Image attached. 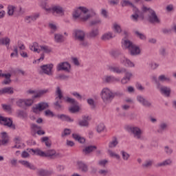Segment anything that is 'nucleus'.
Returning <instances> with one entry per match:
<instances>
[{
    "label": "nucleus",
    "instance_id": "1a4fd4ad",
    "mask_svg": "<svg viewBox=\"0 0 176 176\" xmlns=\"http://www.w3.org/2000/svg\"><path fill=\"white\" fill-rule=\"evenodd\" d=\"M40 68L42 69L43 73L45 75H48V76H53V64L41 65Z\"/></svg>",
    "mask_w": 176,
    "mask_h": 176
},
{
    "label": "nucleus",
    "instance_id": "4be33fe9",
    "mask_svg": "<svg viewBox=\"0 0 176 176\" xmlns=\"http://www.w3.org/2000/svg\"><path fill=\"white\" fill-rule=\"evenodd\" d=\"M173 164V160L168 158L162 162L157 164V167H167V166H171Z\"/></svg>",
    "mask_w": 176,
    "mask_h": 176
},
{
    "label": "nucleus",
    "instance_id": "ea45409f",
    "mask_svg": "<svg viewBox=\"0 0 176 176\" xmlns=\"http://www.w3.org/2000/svg\"><path fill=\"white\" fill-rule=\"evenodd\" d=\"M7 9H8L7 14H8V16H13V14H14V10H16V6L9 5Z\"/></svg>",
    "mask_w": 176,
    "mask_h": 176
},
{
    "label": "nucleus",
    "instance_id": "37998d69",
    "mask_svg": "<svg viewBox=\"0 0 176 176\" xmlns=\"http://www.w3.org/2000/svg\"><path fill=\"white\" fill-rule=\"evenodd\" d=\"M40 52H43L44 53H51L52 49L47 45H40Z\"/></svg>",
    "mask_w": 176,
    "mask_h": 176
},
{
    "label": "nucleus",
    "instance_id": "393cba45",
    "mask_svg": "<svg viewBox=\"0 0 176 176\" xmlns=\"http://www.w3.org/2000/svg\"><path fill=\"white\" fill-rule=\"evenodd\" d=\"M119 144V141L118 140V138L113 137L112 140L109 142V148L110 149H113V148H116L118 144Z\"/></svg>",
    "mask_w": 176,
    "mask_h": 176
},
{
    "label": "nucleus",
    "instance_id": "8fccbe9b",
    "mask_svg": "<svg viewBox=\"0 0 176 176\" xmlns=\"http://www.w3.org/2000/svg\"><path fill=\"white\" fill-rule=\"evenodd\" d=\"M122 160L124 162H127V160H129V159H130V154H129V153L124 151H120Z\"/></svg>",
    "mask_w": 176,
    "mask_h": 176
},
{
    "label": "nucleus",
    "instance_id": "4c0bfd02",
    "mask_svg": "<svg viewBox=\"0 0 176 176\" xmlns=\"http://www.w3.org/2000/svg\"><path fill=\"white\" fill-rule=\"evenodd\" d=\"M1 137H2V140H1L2 145H5L6 144H8L9 141V137L8 136V133L6 132L1 133Z\"/></svg>",
    "mask_w": 176,
    "mask_h": 176
},
{
    "label": "nucleus",
    "instance_id": "bb28decb",
    "mask_svg": "<svg viewBox=\"0 0 176 176\" xmlns=\"http://www.w3.org/2000/svg\"><path fill=\"white\" fill-rule=\"evenodd\" d=\"M114 36H113V34H112V32H109L102 34V36H101V39L102 41H109V39H112L113 38H114Z\"/></svg>",
    "mask_w": 176,
    "mask_h": 176
},
{
    "label": "nucleus",
    "instance_id": "6e6552de",
    "mask_svg": "<svg viewBox=\"0 0 176 176\" xmlns=\"http://www.w3.org/2000/svg\"><path fill=\"white\" fill-rule=\"evenodd\" d=\"M0 124H3V126L9 127V129H12V130H16V125L13 124V120L9 118L0 116Z\"/></svg>",
    "mask_w": 176,
    "mask_h": 176
},
{
    "label": "nucleus",
    "instance_id": "ddd939ff",
    "mask_svg": "<svg viewBox=\"0 0 176 176\" xmlns=\"http://www.w3.org/2000/svg\"><path fill=\"white\" fill-rule=\"evenodd\" d=\"M108 71L110 72H113L114 74H123V72H126V68L119 67H115L113 65H108L107 66Z\"/></svg>",
    "mask_w": 176,
    "mask_h": 176
},
{
    "label": "nucleus",
    "instance_id": "052dcab7",
    "mask_svg": "<svg viewBox=\"0 0 176 176\" xmlns=\"http://www.w3.org/2000/svg\"><path fill=\"white\" fill-rule=\"evenodd\" d=\"M71 133H72V131L70 129H65L63 132L61 133V137L64 138L67 137V135H70Z\"/></svg>",
    "mask_w": 176,
    "mask_h": 176
},
{
    "label": "nucleus",
    "instance_id": "680f3d73",
    "mask_svg": "<svg viewBox=\"0 0 176 176\" xmlns=\"http://www.w3.org/2000/svg\"><path fill=\"white\" fill-rule=\"evenodd\" d=\"M110 54L112 57H114V58H117V57H119V56L122 54V52L120 51L113 50L110 52Z\"/></svg>",
    "mask_w": 176,
    "mask_h": 176
},
{
    "label": "nucleus",
    "instance_id": "f8f14e48",
    "mask_svg": "<svg viewBox=\"0 0 176 176\" xmlns=\"http://www.w3.org/2000/svg\"><path fill=\"white\" fill-rule=\"evenodd\" d=\"M47 108H49V104H47V102H41L36 104L35 107H33V112L36 113L37 111L41 112L42 111H45V109Z\"/></svg>",
    "mask_w": 176,
    "mask_h": 176
},
{
    "label": "nucleus",
    "instance_id": "a18cd8bd",
    "mask_svg": "<svg viewBox=\"0 0 176 176\" xmlns=\"http://www.w3.org/2000/svg\"><path fill=\"white\" fill-rule=\"evenodd\" d=\"M55 79H57V80H68V79H69V76L58 74L56 76Z\"/></svg>",
    "mask_w": 176,
    "mask_h": 176
},
{
    "label": "nucleus",
    "instance_id": "9b49d317",
    "mask_svg": "<svg viewBox=\"0 0 176 176\" xmlns=\"http://www.w3.org/2000/svg\"><path fill=\"white\" fill-rule=\"evenodd\" d=\"M58 71H65V72H71V64L68 62L60 63L57 66Z\"/></svg>",
    "mask_w": 176,
    "mask_h": 176
},
{
    "label": "nucleus",
    "instance_id": "774afa93",
    "mask_svg": "<svg viewBox=\"0 0 176 176\" xmlns=\"http://www.w3.org/2000/svg\"><path fill=\"white\" fill-rule=\"evenodd\" d=\"M149 67L151 68V69H156V68H158L159 64L155 63H149Z\"/></svg>",
    "mask_w": 176,
    "mask_h": 176
},
{
    "label": "nucleus",
    "instance_id": "a878e982",
    "mask_svg": "<svg viewBox=\"0 0 176 176\" xmlns=\"http://www.w3.org/2000/svg\"><path fill=\"white\" fill-rule=\"evenodd\" d=\"M72 138L78 141L80 144H85L86 142V139L85 138L81 137L80 135L78 134L73 133Z\"/></svg>",
    "mask_w": 176,
    "mask_h": 176
},
{
    "label": "nucleus",
    "instance_id": "9d476101",
    "mask_svg": "<svg viewBox=\"0 0 176 176\" xmlns=\"http://www.w3.org/2000/svg\"><path fill=\"white\" fill-rule=\"evenodd\" d=\"M157 89L160 90L162 94L166 96V97H170V94H171V89L170 87L163 86L160 82H157Z\"/></svg>",
    "mask_w": 176,
    "mask_h": 176
},
{
    "label": "nucleus",
    "instance_id": "338daca9",
    "mask_svg": "<svg viewBox=\"0 0 176 176\" xmlns=\"http://www.w3.org/2000/svg\"><path fill=\"white\" fill-rule=\"evenodd\" d=\"M45 116H49L50 118H53V116H54V113H53V111L48 109L45 111Z\"/></svg>",
    "mask_w": 176,
    "mask_h": 176
},
{
    "label": "nucleus",
    "instance_id": "cd10ccee",
    "mask_svg": "<svg viewBox=\"0 0 176 176\" xmlns=\"http://www.w3.org/2000/svg\"><path fill=\"white\" fill-rule=\"evenodd\" d=\"M39 47V43L37 42H34L32 45H30V49L32 52H34L35 53H41V50H38Z\"/></svg>",
    "mask_w": 176,
    "mask_h": 176
},
{
    "label": "nucleus",
    "instance_id": "49530a36",
    "mask_svg": "<svg viewBox=\"0 0 176 176\" xmlns=\"http://www.w3.org/2000/svg\"><path fill=\"white\" fill-rule=\"evenodd\" d=\"M120 5L122 8H124L126 6H131V7H134V4H133V3H131L130 1L129 0H122L120 2Z\"/></svg>",
    "mask_w": 176,
    "mask_h": 176
},
{
    "label": "nucleus",
    "instance_id": "6ab92c4d",
    "mask_svg": "<svg viewBox=\"0 0 176 176\" xmlns=\"http://www.w3.org/2000/svg\"><path fill=\"white\" fill-rule=\"evenodd\" d=\"M89 119H90V117L84 116H82V120H78V125L80 127H88L89 126Z\"/></svg>",
    "mask_w": 176,
    "mask_h": 176
},
{
    "label": "nucleus",
    "instance_id": "58836bf2",
    "mask_svg": "<svg viewBox=\"0 0 176 176\" xmlns=\"http://www.w3.org/2000/svg\"><path fill=\"white\" fill-rule=\"evenodd\" d=\"M41 6L42 9H44L46 12H52V8L49 7V4H47V1H43L41 2Z\"/></svg>",
    "mask_w": 176,
    "mask_h": 176
},
{
    "label": "nucleus",
    "instance_id": "0eeeda50",
    "mask_svg": "<svg viewBox=\"0 0 176 176\" xmlns=\"http://www.w3.org/2000/svg\"><path fill=\"white\" fill-rule=\"evenodd\" d=\"M129 131H131V134L136 140H144V138L142 137L144 131H142L140 127L131 126L129 127Z\"/></svg>",
    "mask_w": 176,
    "mask_h": 176
},
{
    "label": "nucleus",
    "instance_id": "aec40b11",
    "mask_svg": "<svg viewBox=\"0 0 176 176\" xmlns=\"http://www.w3.org/2000/svg\"><path fill=\"white\" fill-rule=\"evenodd\" d=\"M78 167L82 173H87L89 171V166L86 163L82 162V161H78L77 162Z\"/></svg>",
    "mask_w": 176,
    "mask_h": 176
},
{
    "label": "nucleus",
    "instance_id": "412c9836",
    "mask_svg": "<svg viewBox=\"0 0 176 176\" xmlns=\"http://www.w3.org/2000/svg\"><path fill=\"white\" fill-rule=\"evenodd\" d=\"M167 129H168V124L167 122H161L158 126L157 133H158V134H163V133H164Z\"/></svg>",
    "mask_w": 176,
    "mask_h": 176
},
{
    "label": "nucleus",
    "instance_id": "f3484780",
    "mask_svg": "<svg viewBox=\"0 0 176 176\" xmlns=\"http://www.w3.org/2000/svg\"><path fill=\"white\" fill-rule=\"evenodd\" d=\"M105 83H116L120 82V79L115 78L113 76H105L103 78Z\"/></svg>",
    "mask_w": 176,
    "mask_h": 176
},
{
    "label": "nucleus",
    "instance_id": "6e6d98bb",
    "mask_svg": "<svg viewBox=\"0 0 176 176\" xmlns=\"http://www.w3.org/2000/svg\"><path fill=\"white\" fill-rule=\"evenodd\" d=\"M105 130V125L104 123H100L96 126V131L98 133H102Z\"/></svg>",
    "mask_w": 176,
    "mask_h": 176
},
{
    "label": "nucleus",
    "instance_id": "603ef678",
    "mask_svg": "<svg viewBox=\"0 0 176 176\" xmlns=\"http://www.w3.org/2000/svg\"><path fill=\"white\" fill-rule=\"evenodd\" d=\"M41 142H45V145L47 146V148H50L52 146V142L49 141L48 137L42 138Z\"/></svg>",
    "mask_w": 176,
    "mask_h": 176
},
{
    "label": "nucleus",
    "instance_id": "5701e85b",
    "mask_svg": "<svg viewBox=\"0 0 176 176\" xmlns=\"http://www.w3.org/2000/svg\"><path fill=\"white\" fill-rule=\"evenodd\" d=\"M96 149H97V146H87L82 149V153H84V155H89L91 152H94Z\"/></svg>",
    "mask_w": 176,
    "mask_h": 176
},
{
    "label": "nucleus",
    "instance_id": "20e7f679",
    "mask_svg": "<svg viewBox=\"0 0 176 176\" xmlns=\"http://www.w3.org/2000/svg\"><path fill=\"white\" fill-rule=\"evenodd\" d=\"M124 46L129 50V53L131 56H138L141 53V50L139 47L134 45L133 42L129 40L124 41Z\"/></svg>",
    "mask_w": 176,
    "mask_h": 176
},
{
    "label": "nucleus",
    "instance_id": "4468645a",
    "mask_svg": "<svg viewBox=\"0 0 176 176\" xmlns=\"http://www.w3.org/2000/svg\"><path fill=\"white\" fill-rule=\"evenodd\" d=\"M53 14L56 13L58 16H64V8L61 6H54L51 8Z\"/></svg>",
    "mask_w": 176,
    "mask_h": 176
},
{
    "label": "nucleus",
    "instance_id": "e433bc0d",
    "mask_svg": "<svg viewBox=\"0 0 176 176\" xmlns=\"http://www.w3.org/2000/svg\"><path fill=\"white\" fill-rule=\"evenodd\" d=\"M38 18H39V14H36L34 15L27 16L25 18V21L28 23H31L32 21H36V20L38 19Z\"/></svg>",
    "mask_w": 176,
    "mask_h": 176
},
{
    "label": "nucleus",
    "instance_id": "b1692460",
    "mask_svg": "<svg viewBox=\"0 0 176 176\" xmlns=\"http://www.w3.org/2000/svg\"><path fill=\"white\" fill-rule=\"evenodd\" d=\"M14 91H13V87H8L0 89V96L2 94H13Z\"/></svg>",
    "mask_w": 176,
    "mask_h": 176
},
{
    "label": "nucleus",
    "instance_id": "72a5a7b5",
    "mask_svg": "<svg viewBox=\"0 0 176 176\" xmlns=\"http://www.w3.org/2000/svg\"><path fill=\"white\" fill-rule=\"evenodd\" d=\"M49 93V89H41L38 91L36 95L33 96V98H39L43 96V94H46Z\"/></svg>",
    "mask_w": 176,
    "mask_h": 176
},
{
    "label": "nucleus",
    "instance_id": "2f4dec72",
    "mask_svg": "<svg viewBox=\"0 0 176 176\" xmlns=\"http://www.w3.org/2000/svg\"><path fill=\"white\" fill-rule=\"evenodd\" d=\"M33 152L34 155H37V156H41V157H45V152L42 151L40 149L34 150V148H30L29 152Z\"/></svg>",
    "mask_w": 176,
    "mask_h": 176
},
{
    "label": "nucleus",
    "instance_id": "dca6fc26",
    "mask_svg": "<svg viewBox=\"0 0 176 176\" xmlns=\"http://www.w3.org/2000/svg\"><path fill=\"white\" fill-rule=\"evenodd\" d=\"M45 157H63V155L58 153H56V151L54 149H52L45 153Z\"/></svg>",
    "mask_w": 176,
    "mask_h": 176
},
{
    "label": "nucleus",
    "instance_id": "7c9ffc66",
    "mask_svg": "<svg viewBox=\"0 0 176 176\" xmlns=\"http://www.w3.org/2000/svg\"><path fill=\"white\" fill-rule=\"evenodd\" d=\"M99 34L98 28H94L89 32L88 35L89 38H96L98 36Z\"/></svg>",
    "mask_w": 176,
    "mask_h": 176
},
{
    "label": "nucleus",
    "instance_id": "e2e57ef3",
    "mask_svg": "<svg viewBox=\"0 0 176 176\" xmlns=\"http://www.w3.org/2000/svg\"><path fill=\"white\" fill-rule=\"evenodd\" d=\"M18 116L22 119H25L28 117V114L24 111H19L18 113Z\"/></svg>",
    "mask_w": 176,
    "mask_h": 176
},
{
    "label": "nucleus",
    "instance_id": "f704fd0d",
    "mask_svg": "<svg viewBox=\"0 0 176 176\" xmlns=\"http://www.w3.org/2000/svg\"><path fill=\"white\" fill-rule=\"evenodd\" d=\"M153 160H146L144 163L142 164V166L143 168H149V167H152V166H153Z\"/></svg>",
    "mask_w": 176,
    "mask_h": 176
},
{
    "label": "nucleus",
    "instance_id": "5fc2aeb1",
    "mask_svg": "<svg viewBox=\"0 0 176 176\" xmlns=\"http://www.w3.org/2000/svg\"><path fill=\"white\" fill-rule=\"evenodd\" d=\"M35 98L32 97L31 99H25V107H32V105L34 104V100Z\"/></svg>",
    "mask_w": 176,
    "mask_h": 176
},
{
    "label": "nucleus",
    "instance_id": "de8ad7c7",
    "mask_svg": "<svg viewBox=\"0 0 176 176\" xmlns=\"http://www.w3.org/2000/svg\"><path fill=\"white\" fill-rule=\"evenodd\" d=\"M102 23V21H101V19L97 18L95 19H93L89 22V25H98Z\"/></svg>",
    "mask_w": 176,
    "mask_h": 176
},
{
    "label": "nucleus",
    "instance_id": "473e14b6",
    "mask_svg": "<svg viewBox=\"0 0 176 176\" xmlns=\"http://www.w3.org/2000/svg\"><path fill=\"white\" fill-rule=\"evenodd\" d=\"M38 174L40 176H49L53 174V172L48 170L41 169L38 171Z\"/></svg>",
    "mask_w": 176,
    "mask_h": 176
},
{
    "label": "nucleus",
    "instance_id": "c756f323",
    "mask_svg": "<svg viewBox=\"0 0 176 176\" xmlns=\"http://www.w3.org/2000/svg\"><path fill=\"white\" fill-rule=\"evenodd\" d=\"M19 162L24 166L25 167H27L28 168H30V170H35V166L34 165L31 164L29 162L25 160H19Z\"/></svg>",
    "mask_w": 176,
    "mask_h": 176
},
{
    "label": "nucleus",
    "instance_id": "a211bd4d",
    "mask_svg": "<svg viewBox=\"0 0 176 176\" xmlns=\"http://www.w3.org/2000/svg\"><path fill=\"white\" fill-rule=\"evenodd\" d=\"M120 63L125 65V67H129L130 68H133L135 67L134 63L131 62V60H129L126 57H122L120 58Z\"/></svg>",
    "mask_w": 176,
    "mask_h": 176
},
{
    "label": "nucleus",
    "instance_id": "39448f33",
    "mask_svg": "<svg viewBox=\"0 0 176 176\" xmlns=\"http://www.w3.org/2000/svg\"><path fill=\"white\" fill-rule=\"evenodd\" d=\"M101 98L104 104H109L113 98H115V94L108 88H104L100 94Z\"/></svg>",
    "mask_w": 176,
    "mask_h": 176
},
{
    "label": "nucleus",
    "instance_id": "13d9d810",
    "mask_svg": "<svg viewBox=\"0 0 176 176\" xmlns=\"http://www.w3.org/2000/svg\"><path fill=\"white\" fill-rule=\"evenodd\" d=\"M113 30L117 34H120V32H122V28L120 27V25H118L117 23H114Z\"/></svg>",
    "mask_w": 176,
    "mask_h": 176
},
{
    "label": "nucleus",
    "instance_id": "f03ea898",
    "mask_svg": "<svg viewBox=\"0 0 176 176\" xmlns=\"http://www.w3.org/2000/svg\"><path fill=\"white\" fill-rule=\"evenodd\" d=\"M73 35L75 41L78 42V45L80 47L86 49L90 46L89 41L86 39V32H85V30L76 29L74 30Z\"/></svg>",
    "mask_w": 176,
    "mask_h": 176
},
{
    "label": "nucleus",
    "instance_id": "4d7b16f0",
    "mask_svg": "<svg viewBox=\"0 0 176 176\" xmlns=\"http://www.w3.org/2000/svg\"><path fill=\"white\" fill-rule=\"evenodd\" d=\"M69 112L71 113H75L76 112H79V106L78 105H74L70 108H69Z\"/></svg>",
    "mask_w": 176,
    "mask_h": 176
},
{
    "label": "nucleus",
    "instance_id": "79ce46f5",
    "mask_svg": "<svg viewBox=\"0 0 176 176\" xmlns=\"http://www.w3.org/2000/svg\"><path fill=\"white\" fill-rule=\"evenodd\" d=\"M0 42L1 45H4L7 47H9V45H10V38H9L8 37H5L0 39Z\"/></svg>",
    "mask_w": 176,
    "mask_h": 176
},
{
    "label": "nucleus",
    "instance_id": "2eb2a0df",
    "mask_svg": "<svg viewBox=\"0 0 176 176\" xmlns=\"http://www.w3.org/2000/svg\"><path fill=\"white\" fill-rule=\"evenodd\" d=\"M137 100L138 102H140V104H142L143 107H146V108H151V107H152V103L141 96H138Z\"/></svg>",
    "mask_w": 176,
    "mask_h": 176
},
{
    "label": "nucleus",
    "instance_id": "f257e3e1",
    "mask_svg": "<svg viewBox=\"0 0 176 176\" xmlns=\"http://www.w3.org/2000/svg\"><path fill=\"white\" fill-rule=\"evenodd\" d=\"M90 10L85 6H80L74 9L72 16L74 19H80L81 21H87L91 18V14H89Z\"/></svg>",
    "mask_w": 176,
    "mask_h": 176
},
{
    "label": "nucleus",
    "instance_id": "864d4df0",
    "mask_svg": "<svg viewBox=\"0 0 176 176\" xmlns=\"http://www.w3.org/2000/svg\"><path fill=\"white\" fill-rule=\"evenodd\" d=\"M16 104L20 108H24V107H25V99H19L16 102Z\"/></svg>",
    "mask_w": 176,
    "mask_h": 176
},
{
    "label": "nucleus",
    "instance_id": "c03bdc74",
    "mask_svg": "<svg viewBox=\"0 0 176 176\" xmlns=\"http://www.w3.org/2000/svg\"><path fill=\"white\" fill-rule=\"evenodd\" d=\"M164 151L166 155H168V156H171L174 152V150H173V148L168 146H165L164 147Z\"/></svg>",
    "mask_w": 176,
    "mask_h": 176
},
{
    "label": "nucleus",
    "instance_id": "c9c22d12",
    "mask_svg": "<svg viewBox=\"0 0 176 176\" xmlns=\"http://www.w3.org/2000/svg\"><path fill=\"white\" fill-rule=\"evenodd\" d=\"M54 41L56 42V43H61L64 41V36L60 34H55Z\"/></svg>",
    "mask_w": 176,
    "mask_h": 176
},
{
    "label": "nucleus",
    "instance_id": "09e8293b",
    "mask_svg": "<svg viewBox=\"0 0 176 176\" xmlns=\"http://www.w3.org/2000/svg\"><path fill=\"white\" fill-rule=\"evenodd\" d=\"M107 153L111 157H116V159H117L118 160L120 159V155L112 151V150L111 149L107 150Z\"/></svg>",
    "mask_w": 176,
    "mask_h": 176
},
{
    "label": "nucleus",
    "instance_id": "0e129e2a",
    "mask_svg": "<svg viewBox=\"0 0 176 176\" xmlns=\"http://www.w3.org/2000/svg\"><path fill=\"white\" fill-rule=\"evenodd\" d=\"M87 103L90 105L91 109H94L96 108V103L94 102V100L92 98L87 99Z\"/></svg>",
    "mask_w": 176,
    "mask_h": 176
},
{
    "label": "nucleus",
    "instance_id": "423d86ee",
    "mask_svg": "<svg viewBox=\"0 0 176 176\" xmlns=\"http://www.w3.org/2000/svg\"><path fill=\"white\" fill-rule=\"evenodd\" d=\"M56 94L58 96L55 98L56 102H54L55 109L57 111H60V109H63V105H61V99L63 98V92H61V89L60 87H56Z\"/></svg>",
    "mask_w": 176,
    "mask_h": 176
},
{
    "label": "nucleus",
    "instance_id": "bf43d9fd",
    "mask_svg": "<svg viewBox=\"0 0 176 176\" xmlns=\"http://www.w3.org/2000/svg\"><path fill=\"white\" fill-rule=\"evenodd\" d=\"M134 33L138 38H140V39H142V41H145V39H146V36L144 34L140 33L138 31H135Z\"/></svg>",
    "mask_w": 176,
    "mask_h": 176
},
{
    "label": "nucleus",
    "instance_id": "3c124183",
    "mask_svg": "<svg viewBox=\"0 0 176 176\" xmlns=\"http://www.w3.org/2000/svg\"><path fill=\"white\" fill-rule=\"evenodd\" d=\"M66 101L69 104H71V105H73V106L79 105V102H78V101H76V100H75L72 98H69V97L66 98Z\"/></svg>",
    "mask_w": 176,
    "mask_h": 176
},
{
    "label": "nucleus",
    "instance_id": "7ed1b4c3",
    "mask_svg": "<svg viewBox=\"0 0 176 176\" xmlns=\"http://www.w3.org/2000/svg\"><path fill=\"white\" fill-rule=\"evenodd\" d=\"M142 10L143 12L148 13V21H149V23L151 24L160 23V19H159V16H157V14L155 10L151 8H148L147 7H143Z\"/></svg>",
    "mask_w": 176,
    "mask_h": 176
},
{
    "label": "nucleus",
    "instance_id": "69168bd1",
    "mask_svg": "<svg viewBox=\"0 0 176 176\" xmlns=\"http://www.w3.org/2000/svg\"><path fill=\"white\" fill-rule=\"evenodd\" d=\"M49 27L51 28V34H54L57 31V26L53 23H49Z\"/></svg>",
    "mask_w": 176,
    "mask_h": 176
},
{
    "label": "nucleus",
    "instance_id": "a19ab883",
    "mask_svg": "<svg viewBox=\"0 0 176 176\" xmlns=\"http://www.w3.org/2000/svg\"><path fill=\"white\" fill-rule=\"evenodd\" d=\"M158 80L160 82H170L171 78H170V77H168L164 74H162L158 76Z\"/></svg>",
    "mask_w": 176,
    "mask_h": 176
},
{
    "label": "nucleus",
    "instance_id": "c85d7f7f",
    "mask_svg": "<svg viewBox=\"0 0 176 176\" xmlns=\"http://www.w3.org/2000/svg\"><path fill=\"white\" fill-rule=\"evenodd\" d=\"M57 118L63 122H74V119L71 118L69 116L65 114L58 115Z\"/></svg>",
    "mask_w": 176,
    "mask_h": 176
}]
</instances>
